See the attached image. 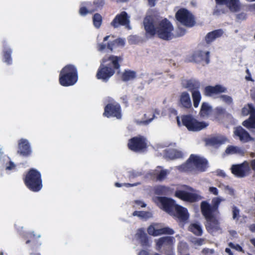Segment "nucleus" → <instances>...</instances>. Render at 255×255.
Here are the masks:
<instances>
[{
  "label": "nucleus",
  "mask_w": 255,
  "mask_h": 255,
  "mask_svg": "<svg viewBox=\"0 0 255 255\" xmlns=\"http://www.w3.org/2000/svg\"><path fill=\"white\" fill-rule=\"evenodd\" d=\"M146 33L150 36L157 34V36L164 40H170L174 37L172 33L174 28L171 23L166 18L161 20L155 26V21L153 16H146L143 21Z\"/></svg>",
  "instance_id": "nucleus-1"
},
{
  "label": "nucleus",
  "mask_w": 255,
  "mask_h": 255,
  "mask_svg": "<svg viewBox=\"0 0 255 255\" xmlns=\"http://www.w3.org/2000/svg\"><path fill=\"white\" fill-rule=\"evenodd\" d=\"M123 61L122 56L111 55L104 56L101 61L96 73V78L107 82L115 74L116 71L120 73L121 63Z\"/></svg>",
  "instance_id": "nucleus-2"
},
{
  "label": "nucleus",
  "mask_w": 255,
  "mask_h": 255,
  "mask_svg": "<svg viewBox=\"0 0 255 255\" xmlns=\"http://www.w3.org/2000/svg\"><path fill=\"white\" fill-rule=\"evenodd\" d=\"M208 162L206 158L192 154L186 162L179 166V169L187 172H204L208 167Z\"/></svg>",
  "instance_id": "nucleus-3"
},
{
  "label": "nucleus",
  "mask_w": 255,
  "mask_h": 255,
  "mask_svg": "<svg viewBox=\"0 0 255 255\" xmlns=\"http://www.w3.org/2000/svg\"><path fill=\"white\" fill-rule=\"evenodd\" d=\"M78 80L77 68L72 64L65 66L60 71L59 76V84L64 87H69L75 84Z\"/></svg>",
  "instance_id": "nucleus-4"
},
{
  "label": "nucleus",
  "mask_w": 255,
  "mask_h": 255,
  "mask_svg": "<svg viewBox=\"0 0 255 255\" xmlns=\"http://www.w3.org/2000/svg\"><path fill=\"white\" fill-rule=\"evenodd\" d=\"M23 180L26 187L31 191L39 192L43 187L41 174L36 169H29L25 173Z\"/></svg>",
  "instance_id": "nucleus-5"
},
{
  "label": "nucleus",
  "mask_w": 255,
  "mask_h": 255,
  "mask_svg": "<svg viewBox=\"0 0 255 255\" xmlns=\"http://www.w3.org/2000/svg\"><path fill=\"white\" fill-rule=\"evenodd\" d=\"M215 1L216 5L213 11L214 15L219 16L226 13L227 9L224 5H226L233 12H238L241 8L240 0H215Z\"/></svg>",
  "instance_id": "nucleus-6"
},
{
  "label": "nucleus",
  "mask_w": 255,
  "mask_h": 255,
  "mask_svg": "<svg viewBox=\"0 0 255 255\" xmlns=\"http://www.w3.org/2000/svg\"><path fill=\"white\" fill-rule=\"evenodd\" d=\"M40 237V234L33 231L27 232L23 235L22 238L25 241V244L29 245L30 255H40V253L36 252L41 244L38 241Z\"/></svg>",
  "instance_id": "nucleus-7"
},
{
  "label": "nucleus",
  "mask_w": 255,
  "mask_h": 255,
  "mask_svg": "<svg viewBox=\"0 0 255 255\" xmlns=\"http://www.w3.org/2000/svg\"><path fill=\"white\" fill-rule=\"evenodd\" d=\"M174 242L175 239L173 237H162L156 241V247L158 250H162L165 255H174Z\"/></svg>",
  "instance_id": "nucleus-8"
},
{
  "label": "nucleus",
  "mask_w": 255,
  "mask_h": 255,
  "mask_svg": "<svg viewBox=\"0 0 255 255\" xmlns=\"http://www.w3.org/2000/svg\"><path fill=\"white\" fill-rule=\"evenodd\" d=\"M176 19L187 27H192L196 24L195 16L185 8H180L175 14Z\"/></svg>",
  "instance_id": "nucleus-9"
},
{
  "label": "nucleus",
  "mask_w": 255,
  "mask_h": 255,
  "mask_svg": "<svg viewBox=\"0 0 255 255\" xmlns=\"http://www.w3.org/2000/svg\"><path fill=\"white\" fill-rule=\"evenodd\" d=\"M182 125L190 131H199L208 126L204 122H199L190 115H183L181 117Z\"/></svg>",
  "instance_id": "nucleus-10"
},
{
  "label": "nucleus",
  "mask_w": 255,
  "mask_h": 255,
  "mask_svg": "<svg viewBox=\"0 0 255 255\" xmlns=\"http://www.w3.org/2000/svg\"><path fill=\"white\" fill-rule=\"evenodd\" d=\"M201 213L206 221L205 226L206 230L209 234H213L222 230L220 227V222L216 216L217 214L207 212Z\"/></svg>",
  "instance_id": "nucleus-11"
},
{
  "label": "nucleus",
  "mask_w": 255,
  "mask_h": 255,
  "mask_svg": "<svg viewBox=\"0 0 255 255\" xmlns=\"http://www.w3.org/2000/svg\"><path fill=\"white\" fill-rule=\"evenodd\" d=\"M128 147L129 149L135 152L143 151L147 147L146 139L143 136H134L128 140Z\"/></svg>",
  "instance_id": "nucleus-12"
},
{
  "label": "nucleus",
  "mask_w": 255,
  "mask_h": 255,
  "mask_svg": "<svg viewBox=\"0 0 255 255\" xmlns=\"http://www.w3.org/2000/svg\"><path fill=\"white\" fill-rule=\"evenodd\" d=\"M103 115L108 118L114 117L119 120L121 119L122 117V112L120 104L116 102L108 103L104 108Z\"/></svg>",
  "instance_id": "nucleus-13"
},
{
  "label": "nucleus",
  "mask_w": 255,
  "mask_h": 255,
  "mask_svg": "<svg viewBox=\"0 0 255 255\" xmlns=\"http://www.w3.org/2000/svg\"><path fill=\"white\" fill-rule=\"evenodd\" d=\"M186 61L190 62L202 63L203 66L210 63V52H204L201 50L195 51L187 59Z\"/></svg>",
  "instance_id": "nucleus-14"
},
{
  "label": "nucleus",
  "mask_w": 255,
  "mask_h": 255,
  "mask_svg": "<svg viewBox=\"0 0 255 255\" xmlns=\"http://www.w3.org/2000/svg\"><path fill=\"white\" fill-rule=\"evenodd\" d=\"M231 171L236 177L243 178L249 175L251 173V169L250 163L245 161L241 164L233 165Z\"/></svg>",
  "instance_id": "nucleus-15"
},
{
  "label": "nucleus",
  "mask_w": 255,
  "mask_h": 255,
  "mask_svg": "<svg viewBox=\"0 0 255 255\" xmlns=\"http://www.w3.org/2000/svg\"><path fill=\"white\" fill-rule=\"evenodd\" d=\"M221 201V200L219 198H214L212 201V205L209 204L207 201L202 202L201 203V212L219 214L218 208Z\"/></svg>",
  "instance_id": "nucleus-16"
},
{
  "label": "nucleus",
  "mask_w": 255,
  "mask_h": 255,
  "mask_svg": "<svg viewBox=\"0 0 255 255\" xmlns=\"http://www.w3.org/2000/svg\"><path fill=\"white\" fill-rule=\"evenodd\" d=\"M174 196L183 201L190 203L195 202L200 199V196L198 194L183 190H177L175 192Z\"/></svg>",
  "instance_id": "nucleus-17"
},
{
  "label": "nucleus",
  "mask_w": 255,
  "mask_h": 255,
  "mask_svg": "<svg viewBox=\"0 0 255 255\" xmlns=\"http://www.w3.org/2000/svg\"><path fill=\"white\" fill-rule=\"evenodd\" d=\"M129 17L127 12L123 11L118 14L111 23V26L114 28H118L120 25L125 26L129 25Z\"/></svg>",
  "instance_id": "nucleus-18"
},
{
  "label": "nucleus",
  "mask_w": 255,
  "mask_h": 255,
  "mask_svg": "<svg viewBox=\"0 0 255 255\" xmlns=\"http://www.w3.org/2000/svg\"><path fill=\"white\" fill-rule=\"evenodd\" d=\"M175 219H178L180 222H184L189 218V214L186 208L176 205L173 213L171 214Z\"/></svg>",
  "instance_id": "nucleus-19"
},
{
  "label": "nucleus",
  "mask_w": 255,
  "mask_h": 255,
  "mask_svg": "<svg viewBox=\"0 0 255 255\" xmlns=\"http://www.w3.org/2000/svg\"><path fill=\"white\" fill-rule=\"evenodd\" d=\"M17 153L24 157L30 155L31 149L28 140L21 138L18 140Z\"/></svg>",
  "instance_id": "nucleus-20"
},
{
  "label": "nucleus",
  "mask_w": 255,
  "mask_h": 255,
  "mask_svg": "<svg viewBox=\"0 0 255 255\" xmlns=\"http://www.w3.org/2000/svg\"><path fill=\"white\" fill-rule=\"evenodd\" d=\"M158 200L163 210L170 215L173 213V210L177 205L173 199L166 197H160Z\"/></svg>",
  "instance_id": "nucleus-21"
},
{
  "label": "nucleus",
  "mask_w": 255,
  "mask_h": 255,
  "mask_svg": "<svg viewBox=\"0 0 255 255\" xmlns=\"http://www.w3.org/2000/svg\"><path fill=\"white\" fill-rule=\"evenodd\" d=\"M227 88L223 86L217 84L214 86H207L205 87L204 94L208 97H212L215 95H218L227 92Z\"/></svg>",
  "instance_id": "nucleus-22"
},
{
  "label": "nucleus",
  "mask_w": 255,
  "mask_h": 255,
  "mask_svg": "<svg viewBox=\"0 0 255 255\" xmlns=\"http://www.w3.org/2000/svg\"><path fill=\"white\" fill-rule=\"evenodd\" d=\"M234 136L238 137L242 142H247L252 140V137L249 133L241 126L234 128Z\"/></svg>",
  "instance_id": "nucleus-23"
},
{
  "label": "nucleus",
  "mask_w": 255,
  "mask_h": 255,
  "mask_svg": "<svg viewBox=\"0 0 255 255\" xmlns=\"http://www.w3.org/2000/svg\"><path fill=\"white\" fill-rule=\"evenodd\" d=\"M178 106L185 109H190L192 103L189 93L187 92H182L179 96Z\"/></svg>",
  "instance_id": "nucleus-24"
},
{
  "label": "nucleus",
  "mask_w": 255,
  "mask_h": 255,
  "mask_svg": "<svg viewBox=\"0 0 255 255\" xmlns=\"http://www.w3.org/2000/svg\"><path fill=\"white\" fill-rule=\"evenodd\" d=\"M182 85L185 88L188 89L191 93L195 90L199 91L201 87L200 82L194 79L182 81Z\"/></svg>",
  "instance_id": "nucleus-25"
},
{
  "label": "nucleus",
  "mask_w": 255,
  "mask_h": 255,
  "mask_svg": "<svg viewBox=\"0 0 255 255\" xmlns=\"http://www.w3.org/2000/svg\"><path fill=\"white\" fill-rule=\"evenodd\" d=\"M224 34V31L222 29L214 30L208 32L205 37V40L207 44H210L216 39L221 37Z\"/></svg>",
  "instance_id": "nucleus-26"
},
{
  "label": "nucleus",
  "mask_w": 255,
  "mask_h": 255,
  "mask_svg": "<svg viewBox=\"0 0 255 255\" xmlns=\"http://www.w3.org/2000/svg\"><path fill=\"white\" fill-rule=\"evenodd\" d=\"M226 113V111L225 108L221 107H217L212 111L211 120L219 121L224 117Z\"/></svg>",
  "instance_id": "nucleus-27"
},
{
  "label": "nucleus",
  "mask_w": 255,
  "mask_h": 255,
  "mask_svg": "<svg viewBox=\"0 0 255 255\" xmlns=\"http://www.w3.org/2000/svg\"><path fill=\"white\" fill-rule=\"evenodd\" d=\"M213 109L208 103H202L201 109L199 112V115L202 118H207L212 114Z\"/></svg>",
  "instance_id": "nucleus-28"
},
{
  "label": "nucleus",
  "mask_w": 255,
  "mask_h": 255,
  "mask_svg": "<svg viewBox=\"0 0 255 255\" xmlns=\"http://www.w3.org/2000/svg\"><path fill=\"white\" fill-rule=\"evenodd\" d=\"M136 77L135 71L129 69H125L121 75V79L124 82L134 80Z\"/></svg>",
  "instance_id": "nucleus-29"
},
{
  "label": "nucleus",
  "mask_w": 255,
  "mask_h": 255,
  "mask_svg": "<svg viewBox=\"0 0 255 255\" xmlns=\"http://www.w3.org/2000/svg\"><path fill=\"white\" fill-rule=\"evenodd\" d=\"M136 236L139 240L142 246H146L148 245V238L143 229L140 228L138 229L136 234Z\"/></svg>",
  "instance_id": "nucleus-30"
},
{
  "label": "nucleus",
  "mask_w": 255,
  "mask_h": 255,
  "mask_svg": "<svg viewBox=\"0 0 255 255\" xmlns=\"http://www.w3.org/2000/svg\"><path fill=\"white\" fill-rule=\"evenodd\" d=\"M125 40L122 38H117L112 41L109 42L107 44V48L111 52L113 51L114 48L118 46L123 47L125 46Z\"/></svg>",
  "instance_id": "nucleus-31"
},
{
  "label": "nucleus",
  "mask_w": 255,
  "mask_h": 255,
  "mask_svg": "<svg viewBox=\"0 0 255 255\" xmlns=\"http://www.w3.org/2000/svg\"><path fill=\"white\" fill-rule=\"evenodd\" d=\"M170 191L169 187L164 185H159L154 188V193L158 195H167Z\"/></svg>",
  "instance_id": "nucleus-32"
},
{
  "label": "nucleus",
  "mask_w": 255,
  "mask_h": 255,
  "mask_svg": "<svg viewBox=\"0 0 255 255\" xmlns=\"http://www.w3.org/2000/svg\"><path fill=\"white\" fill-rule=\"evenodd\" d=\"M242 125L248 129L255 128V114L250 115L248 119L243 122Z\"/></svg>",
  "instance_id": "nucleus-33"
},
{
  "label": "nucleus",
  "mask_w": 255,
  "mask_h": 255,
  "mask_svg": "<svg viewBox=\"0 0 255 255\" xmlns=\"http://www.w3.org/2000/svg\"><path fill=\"white\" fill-rule=\"evenodd\" d=\"M167 156L170 159L174 160L183 158L184 154L181 151L177 149H172L167 152Z\"/></svg>",
  "instance_id": "nucleus-34"
},
{
  "label": "nucleus",
  "mask_w": 255,
  "mask_h": 255,
  "mask_svg": "<svg viewBox=\"0 0 255 255\" xmlns=\"http://www.w3.org/2000/svg\"><path fill=\"white\" fill-rule=\"evenodd\" d=\"M189 231L197 236H200L203 234V231L201 226L196 223L192 224L190 225L189 227Z\"/></svg>",
  "instance_id": "nucleus-35"
},
{
  "label": "nucleus",
  "mask_w": 255,
  "mask_h": 255,
  "mask_svg": "<svg viewBox=\"0 0 255 255\" xmlns=\"http://www.w3.org/2000/svg\"><path fill=\"white\" fill-rule=\"evenodd\" d=\"M225 152L228 154L238 153L243 155L244 152L243 149L238 146L229 145L226 148Z\"/></svg>",
  "instance_id": "nucleus-36"
},
{
  "label": "nucleus",
  "mask_w": 255,
  "mask_h": 255,
  "mask_svg": "<svg viewBox=\"0 0 255 255\" xmlns=\"http://www.w3.org/2000/svg\"><path fill=\"white\" fill-rule=\"evenodd\" d=\"M242 114L243 116L252 115L255 114V108L252 104H248L242 109Z\"/></svg>",
  "instance_id": "nucleus-37"
},
{
  "label": "nucleus",
  "mask_w": 255,
  "mask_h": 255,
  "mask_svg": "<svg viewBox=\"0 0 255 255\" xmlns=\"http://www.w3.org/2000/svg\"><path fill=\"white\" fill-rule=\"evenodd\" d=\"M12 50L10 48H7L3 51V60L8 65L12 64V60L11 58Z\"/></svg>",
  "instance_id": "nucleus-38"
},
{
  "label": "nucleus",
  "mask_w": 255,
  "mask_h": 255,
  "mask_svg": "<svg viewBox=\"0 0 255 255\" xmlns=\"http://www.w3.org/2000/svg\"><path fill=\"white\" fill-rule=\"evenodd\" d=\"M192 97L193 102V106L195 108H197L199 106V103L201 100V95L199 91L195 90L192 91Z\"/></svg>",
  "instance_id": "nucleus-39"
},
{
  "label": "nucleus",
  "mask_w": 255,
  "mask_h": 255,
  "mask_svg": "<svg viewBox=\"0 0 255 255\" xmlns=\"http://www.w3.org/2000/svg\"><path fill=\"white\" fill-rule=\"evenodd\" d=\"M92 19L94 26L96 28H99L103 22L102 15L99 13H95L93 16Z\"/></svg>",
  "instance_id": "nucleus-40"
},
{
  "label": "nucleus",
  "mask_w": 255,
  "mask_h": 255,
  "mask_svg": "<svg viewBox=\"0 0 255 255\" xmlns=\"http://www.w3.org/2000/svg\"><path fill=\"white\" fill-rule=\"evenodd\" d=\"M174 234V231L168 227H165L158 229V236L162 235H172Z\"/></svg>",
  "instance_id": "nucleus-41"
},
{
  "label": "nucleus",
  "mask_w": 255,
  "mask_h": 255,
  "mask_svg": "<svg viewBox=\"0 0 255 255\" xmlns=\"http://www.w3.org/2000/svg\"><path fill=\"white\" fill-rule=\"evenodd\" d=\"M168 173L169 172L167 170H161L155 174L156 179L157 181H162L166 178Z\"/></svg>",
  "instance_id": "nucleus-42"
},
{
  "label": "nucleus",
  "mask_w": 255,
  "mask_h": 255,
  "mask_svg": "<svg viewBox=\"0 0 255 255\" xmlns=\"http://www.w3.org/2000/svg\"><path fill=\"white\" fill-rule=\"evenodd\" d=\"M222 143L223 141L221 140L218 137H211L207 140V143L212 146L219 145Z\"/></svg>",
  "instance_id": "nucleus-43"
},
{
  "label": "nucleus",
  "mask_w": 255,
  "mask_h": 255,
  "mask_svg": "<svg viewBox=\"0 0 255 255\" xmlns=\"http://www.w3.org/2000/svg\"><path fill=\"white\" fill-rule=\"evenodd\" d=\"M154 115L152 111H149L146 112V114L144 115V117L145 120L144 121V123L145 124H148L150 122L152 121L153 119L154 118Z\"/></svg>",
  "instance_id": "nucleus-44"
},
{
  "label": "nucleus",
  "mask_w": 255,
  "mask_h": 255,
  "mask_svg": "<svg viewBox=\"0 0 255 255\" xmlns=\"http://www.w3.org/2000/svg\"><path fill=\"white\" fill-rule=\"evenodd\" d=\"M16 165L11 160H9L5 164V170L6 171H15Z\"/></svg>",
  "instance_id": "nucleus-45"
},
{
  "label": "nucleus",
  "mask_w": 255,
  "mask_h": 255,
  "mask_svg": "<svg viewBox=\"0 0 255 255\" xmlns=\"http://www.w3.org/2000/svg\"><path fill=\"white\" fill-rule=\"evenodd\" d=\"M149 235L154 237L158 236V229H156L153 225H150L147 229Z\"/></svg>",
  "instance_id": "nucleus-46"
},
{
  "label": "nucleus",
  "mask_w": 255,
  "mask_h": 255,
  "mask_svg": "<svg viewBox=\"0 0 255 255\" xmlns=\"http://www.w3.org/2000/svg\"><path fill=\"white\" fill-rule=\"evenodd\" d=\"M219 98L223 100L225 103L228 104H231L233 103V99L231 97L226 95H222Z\"/></svg>",
  "instance_id": "nucleus-47"
},
{
  "label": "nucleus",
  "mask_w": 255,
  "mask_h": 255,
  "mask_svg": "<svg viewBox=\"0 0 255 255\" xmlns=\"http://www.w3.org/2000/svg\"><path fill=\"white\" fill-rule=\"evenodd\" d=\"M247 14L243 12L238 13L236 15V21L237 22H241L247 19Z\"/></svg>",
  "instance_id": "nucleus-48"
},
{
  "label": "nucleus",
  "mask_w": 255,
  "mask_h": 255,
  "mask_svg": "<svg viewBox=\"0 0 255 255\" xmlns=\"http://www.w3.org/2000/svg\"><path fill=\"white\" fill-rule=\"evenodd\" d=\"M148 214H149L148 212L135 211L133 212L132 215L133 216H137L141 218H145L147 216Z\"/></svg>",
  "instance_id": "nucleus-49"
},
{
  "label": "nucleus",
  "mask_w": 255,
  "mask_h": 255,
  "mask_svg": "<svg viewBox=\"0 0 255 255\" xmlns=\"http://www.w3.org/2000/svg\"><path fill=\"white\" fill-rule=\"evenodd\" d=\"M228 245L232 249H235L239 252L244 253V251L242 247L239 244H234V243L230 242L229 243Z\"/></svg>",
  "instance_id": "nucleus-50"
},
{
  "label": "nucleus",
  "mask_w": 255,
  "mask_h": 255,
  "mask_svg": "<svg viewBox=\"0 0 255 255\" xmlns=\"http://www.w3.org/2000/svg\"><path fill=\"white\" fill-rule=\"evenodd\" d=\"M239 214H240V211L239 209L236 207L233 206V218L234 219H238L239 217Z\"/></svg>",
  "instance_id": "nucleus-51"
},
{
  "label": "nucleus",
  "mask_w": 255,
  "mask_h": 255,
  "mask_svg": "<svg viewBox=\"0 0 255 255\" xmlns=\"http://www.w3.org/2000/svg\"><path fill=\"white\" fill-rule=\"evenodd\" d=\"M138 184V183H134V184L124 183V184H122L121 183H118V182H116V183H115V185L116 187H121L123 185H124V186H125L127 187H132V186H136Z\"/></svg>",
  "instance_id": "nucleus-52"
},
{
  "label": "nucleus",
  "mask_w": 255,
  "mask_h": 255,
  "mask_svg": "<svg viewBox=\"0 0 255 255\" xmlns=\"http://www.w3.org/2000/svg\"><path fill=\"white\" fill-rule=\"evenodd\" d=\"M90 11L85 6H82L79 9V13L82 16H85Z\"/></svg>",
  "instance_id": "nucleus-53"
},
{
  "label": "nucleus",
  "mask_w": 255,
  "mask_h": 255,
  "mask_svg": "<svg viewBox=\"0 0 255 255\" xmlns=\"http://www.w3.org/2000/svg\"><path fill=\"white\" fill-rule=\"evenodd\" d=\"M214 253V250L213 249H210L208 248H204L202 251V253L204 255H209L213 254Z\"/></svg>",
  "instance_id": "nucleus-54"
},
{
  "label": "nucleus",
  "mask_w": 255,
  "mask_h": 255,
  "mask_svg": "<svg viewBox=\"0 0 255 255\" xmlns=\"http://www.w3.org/2000/svg\"><path fill=\"white\" fill-rule=\"evenodd\" d=\"M205 244V239L203 238L197 239L194 241V244L198 246H201Z\"/></svg>",
  "instance_id": "nucleus-55"
},
{
  "label": "nucleus",
  "mask_w": 255,
  "mask_h": 255,
  "mask_svg": "<svg viewBox=\"0 0 255 255\" xmlns=\"http://www.w3.org/2000/svg\"><path fill=\"white\" fill-rule=\"evenodd\" d=\"M185 32H186V30L184 28H179L177 30V36L178 37L182 36L185 34Z\"/></svg>",
  "instance_id": "nucleus-56"
},
{
  "label": "nucleus",
  "mask_w": 255,
  "mask_h": 255,
  "mask_svg": "<svg viewBox=\"0 0 255 255\" xmlns=\"http://www.w3.org/2000/svg\"><path fill=\"white\" fill-rule=\"evenodd\" d=\"M106 47H107V45L103 43H99L97 45V49L99 51H104L106 49Z\"/></svg>",
  "instance_id": "nucleus-57"
},
{
  "label": "nucleus",
  "mask_w": 255,
  "mask_h": 255,
  "mask_svg": "<svg viewBox=\"0 0 255 255\" xmlns=\"http://www.w3.org/2000/svg\"><path fill=\"white\" fill-rule=\"evenodd\" d=\"M209 191L215 195H218V190L217 188L214 187H211L209 188Z\"/></svg>",
  "instance_id": "nucleus-58"
},
{
  "label": "nucleus",
  "mask_w": 255,
  "mask_h": 255,
  "mask_svg": "<svg viewBox=\"0 0 255 255\" xmlns=\"http://www.w3.org/2000/svg\"><path fill=\"white\" fill-rule=\"evenodd\" d=\"M122 102L126 106H128V98L127 95H124L121 98Z\"/></svg>",
  "instance_id": "nucleus-59"
},
{
  "label": "nucleus",
  "mask_w": 255,
  "mask_h": 255,
  "mask_svg": "<svg viewBox=\"0 0 255 255\" xmlns=\"http://www.w3.org/2000/svg\"><path fill=\"white\" fill-rule=\"evenodd\" d=\"M156 0H147L148 4L150 6L152 7L154 6L155 5V1Z\"/></svg>",
  "instance_id": "nucleus-60"
},
{
  "label": "nucleus",
  "mask_w": 255,
  "mask_h": 255,
  "mask_svg": "<svg viewBox=\"0 0 255 255\" xmlns=\"http://www.w3.org/2000/svg\"><path fill=\"white\" fill-rule=\"evenodd\" d=\"M252 169L255 171V159H253L251 161L250 165Z\"/></svg>",
  "instance_id": "nucleus-61"
},
{
  "label": "nucleus",
  "mask_w": 255,
  "mask_h": 255,
  "mask_svg": "<svg viewBox=\"0 0 255 255\" xmlns=\"http://www.w3.org/2000/svg\"><path fill=\"white\" fill-rule=\"evenodd\" d=\"M135 203H136V204L139 205L141 207H145L146 205V204H145L144 203H143L140 201H136Z\"/></svg>",
  "instance_id": "nucleus-62"
},
{
  "label": "nucleus",
  "mask_w": 255,
  "mask_h": 255,
  "mask_svg": "<svg viewBox=\"0 0 255 255\" xmlns=\"http://www.w3.org/2000/svg\"><path fill=\"white\" fill-rule=\"evenodd\" d=\"M138 255H149V253L145 250H141L138 254Z\"/></svg>",
  "instance_id": "nucleus-63"
},
{
  "label": "nucleus",
  "mask_w": 255,
  "mask_h": 255,
  "mask_svg": "<svg viewBox=\"0 0 255 255\" xmlns=\"http://www.w3.org/2000/svg\"><path fill=\"white\" fill-rule=\"evenodd\" d=\"M250 230L252 232H255V224H252L250 227Z\"/></svg>",
  "instance_id": "nucleus-64"
}]
</instances>
